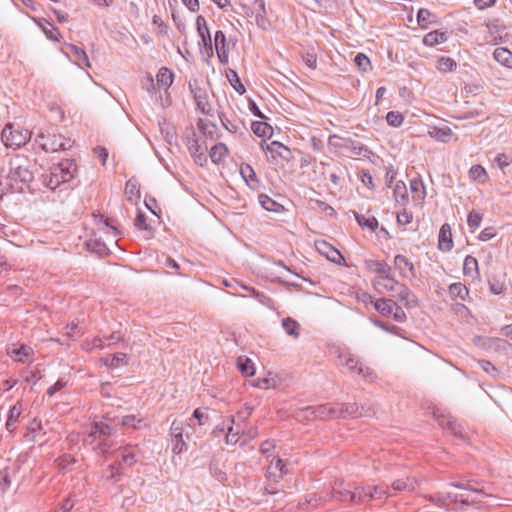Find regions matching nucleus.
<instances>
[{
  "mask_svg": "<svg viewBox=\"0 0 512 512\" xmlns=\"http://www.w3.org/2000/svg\"><path fill=\"white\" fill-rule=\"evenodd\" d=\"M481 221H482V216L480 213L476 212V211H471L469 214H468V217H467V223H468V226L471 228V229H476L480 226L481 224Z\"/></svg>",
  "mask_w": 512,
  "mask_h": 512,
  "instance_id": "60",
  "label": "nucleus"
},
{
  "mask_svg": "<svg viewBox=\"0 0 512 512\" xmlns=\"http://www.w3.org/2000/svg\"><path fill=\"white\" fill-rule=\"evenodd\" d=\"M87 246L90 251L98 254L99 256H103L108 253V248L103 242L97 240H90L87 243Z\"/></svg>",
  "mask_w": 512,
  "mask_h": 512,
  "instance_id": "51",
  "label": "nucleus"
},
{
  "mask_svg": "<svg viewBox=\"0 0 512 512\" xmlns=\"http://www.w3.org/2000/svg\"><path fill=\"white\" fill-rule=\"evenodd\" d=\"M413 215L412 212L407 211L406 209L397 213V222L400 225H407L412 222Z\"/></svg>",
  "mask_w": 512,
  "mask_h": 512,
  "instance_id": "63",
  "label": "nucleus"
},
{
  "mask_svg": "<svg viewBox=\"0 0 512 512\" xmlns=\"http://www.w3.org/2000/svg\"><path fill=\"white\" fill-rule=\"evenodd\" d=\"M394 265L400 271L402 277H416L414 264L406 256L400 254L396 255L394 258Z\"/></svg>",
  "mask_w": 512,
  "mask_h": 512,
  "instance_id": "18",
  "label": "nucleus"
},
{
  "mask_svg": "<svg viewBox=\"0 0 512 512\" xmlns=\"http://www.w3.org/2000/svg\"><path fill=\"white\" fill-rule=\"evenodd\" d=\"M218 116L221 121V124L226 130H228L231 133L237 132L238 127L235 124H233L224 113L220 112Z\"/></svg>",
  "mask_w": 512,
  "mask_h": 512,
  "instance_id": "64",
  "label": "nucleus"
},
{
  "mask_svg": "<svg viewBox=\"0 0 512 512\" xmlns=\"http://www.w3.org/2000/svg\"><path fill=\"white\" fill-rule=\"evenodd\" d=\"M267 151L272 155H277L286 162H290L294 158L292 151L287 146L278 141H272L269 145H267Z\"/></svg>",
  "mask_w": 512,
  "mask_h": 512,
  "instance_id": "22",
  "label": "nucleus"
},
{
  "mask_svg": "<svg viewBox=\"0 0 512 512\" xmlns=\"http://www.w3.org/2000/svg\"><path fill=\"white\" fill-rule=\"evenodd\" d=\"M354 63L360 70H362L364 72L367 71L368 69H370V67H371L369 58L363 53H358L355 56Z\"/></svg>",
  "mask_w": 512,
  "mask_h": 512,
  "instance_id": "56",
  "label": "nucleus"
},
{
  "mask_svg": "<svg viewBox=\"0 0 512 512\" xmlns=\"http://www.w3.org/2000/svg\"><path fill=\"white\" fill-rule=\"evenodd\" d=\"M354 218L358 225L362 228H367L370 231H375L378 227V220L374 216H366L353 211Z\"/></svg>",
  "mask_w": 512,
  "mask_h": 512,
  "instance_id": "30",
  "label": "nucleus"
},
{
  "mask_svg": "<svg viewBox=\"0 0 512 512\" xmlns=\"http://www.w3.org/2000/svg\"><path fill=\"white\" fill-rule=\"evenodd\" d=\"M121 477L120 469L118 466L114 463L109 465L107 471L104 474V478L107 481L117 482Z\"/></svg>",
  "mask_w": 512,
  "mask_h": 512,
  "instance_id": "55",
  "label": "nucleus"
},
{
  "mask_svg": "<svg viewBox=\"0 0 512 512\" xmlns=\"http://www.w3.org/2000/svg\"><path fill=\"white\" fill-rule=\"evenodd\" d=\"M440 425L445 427L446 429L450 430L456 437L463 439L465 437L462 427L457 424L455 421L447 420L445 423V420L443 419L440 421Z\"/></svg>",
  "mask_w": 512,
  "mask_h": 512,
  "instance_id": "50",
  "label": "nucleus"
},
{
  "mask_svg": "<svg viewBox=\"0 0 512 512\" xmlns=\"http://www.w3.org/2000/svg\"><path fill=\"white\" fill-rule=\"evenodd\" d=\"M357 504H363L372 499H383L389 497L387 489L381 486L363 487L356 486Z\"/></svg>",
  "mask_w": 512,
  "mask_h": 512,
  "instance_id": "9",
  "label": "nucleus"
},
{
  "mask_svg": "<svg viewBox=\"0 0 512 512\" xmlns=\"http://www.w3.org/2000/svg\"><path fill=\"white\" fill-rule=\"evenodd\" d=\"M237 367L245 376H252L255 373L254 365L247 357H238Z\"/></svg>",
  "mask_w": 512,
  "mask_h": 512,
  "instance_id": "46",
  "label": "nucleus"
},
{
  "mask_svg": "<svg viewBox=\"0 0 512 512\" xmlns=\"http://www.w3.org/2000/svg\"><path fill=\"white\" fill-rule=\"evenodd\" d=\"M458 496H459L458 494H451V493H447L446 496L443 494H437L434 496H430L429 500L431 502L437 503L439 506H442L445 504L446 499H451L452 501L457 502Z\"/></svg>",
  "mask_w": 512,
  "mask_h": 512,
  "instance_id": "58",
  "label": "nucleus"
},
{
  "mask_svg": "<svg viewBox=\"0 0 512 512\" xmlns=\"http://www.w3.org/2000/svg\"><path fill=\"white\" fill-rule=\"evenodd\" d=\"M196 28L201 38V42H199L201 53L206 54L208 58L212 57L214 53L212 39L206 19L202 15H198L196 18Z\"/></svg>",
  "mask_w": 512,
  "mask_h": 512,
  "instance_id": "8",
  "label": "nucleus"
},
{
  "mask_svg": "<svg viewBox=\"0 0 512 512\" xmlns=\"http://www.w3.org/2000/svg\"><path fill=\"white\" fill-rule=\"evenodd\" d=\"M395 293L397 294L398 300L406 307L414 308L418 306L417 297L406 285L400 283Z\"/></svg>",
  "mask_w": 512,
  "mask_h": 512,
  "instance_id": "20",
  "label": "nucleus"
},
{
  "mask_svg": "<svg viewBox=\"0 0 512 512\" xmlns=\"http://www.w3.org/2000/svg\"><path fill=\"white\" fill-rule=\"evenodd\" d=\"M136 448L133 446H126L119 451L118 460L115 463L119 469L133 466L137 462Z\"/></svg>",
  "mask_w": 512,
  "mask_h": 512,
  "instance_id": "16",
  "label": "nucleus"
},
{
  "mask_svg": "<svg viewBox=\"0 0 512 512\" xmlns=\"http://www.w3.org/2000/svg\"><path fill=\"white\" fill-rule=\"evenodd\" d=\"M240 174L250 189L257 191L261 187V181L250 164L243 163L240 166Z\"/></svg>",
  "mask_w": 512,
  "mask_h": 512,
  "instance_id": "17",
  "label": "nucleus"
},
{
  "mask_svg": "<svg viewBox=\"0 0 512 512\" xmlns=\"http://www.w3.org/2000/svg\"><path fill=\"white\" fill-rule=\"evenodd\" d=\"M304 417L308 420L337 418L338 408L332 404L308 406L303 409Z\"/></svg>",
  "mask_w": 512,
  "mask_h": 512,
  "instance_id": "7",
  "label": "nucleus"
},
{
  "mask_svg": "<svg viewBox=\"0 0 512 512\" xmlns=\"http://www.w3.org/2000/svg\"><path fill=\"white\" fill-rule=\"evenodd\" d=\"M46 24L48 26H41L42 28V31L44 32V34L46 35V37L52 41H60V39L62 38V35L59 31V29L55 26H53L50 22L46 21Z\"/></svg>",
  "mask_w": 512,
  "mask_h": 512,
  "instance_id": "47",
  "label": "nucleus"
},
{
  "mask_svg": "<svg viewBox=\"0 0 512 512\" xmlns=\"http://www.w3.org/2000/svg\"><path fill=\"white\" fill-rule=\"evenodd\" d=\"M282 327L289 336H292L294 338L299 337L300 325L296 320L290 317L284 318L282 320Z\"/></svg>",
  "mask_w": 512,
  "mask_h": 512,
  "instance_id": "40",
  "label": "nucleus"
},
{
  "mask_svg": "<svg viewBox=\"0 0 512 512\" xmlns=\"http://www.w3.org/2000/svg\"><path fill=\"white\" fill-rule=\"evenodd\" d=\"M184 141L191 156L199 152H206L207 150V146L205 144L199 143L193 129H190V131L185 133Z\"/></svg>",
  "mask_w": 512,
  "mask_h": 512,
  "instance_id": "21",
  "label": "nucleus"
},
{
  "mask_svg": "<svg viewBox=\"0 0 512 512\" xmlns=\"http://www.w3.org/2000/svg\"><path fill=\"white\" fill-rule=\"evenodd\" d=\"M449 295L452 299H460V300H465L466 297L469 295V290L467 289V287L458 282V283H452L450 286H449Z\"/></svg>",
  "mask_w": 512,
  "mask_h": 512,
  "instance_id": "37",
  "label": "nucleus"
},
{
  "mask_svg": "<svg viewBox=\"0 0 512 512\" xmlns=\"http://www.w3.org/2000/svg\"><path fill=\"white\" fill-rule=\"evenodd\" d=\"M197 128L207 139L215 140L219 138L217 125L207 119H199Z\"/></svg>",
  "mask_w": 512,
  "mask_h": 512,
  "instance_id": "24",
  "label": "nucleus"
},
{
  "mask_svg": "<svg viewBox=\"0 0 512 512\" xmlns=\"http://www.w3.org/2000/svg\"><path fill=\"white\" fill-rule=\"evenodd\" d=\"M125 193L130 201H133L134 198H140L139 183L136 178L132 177L126 182Z\"/></svg>",
  "mask_w": 512,
  "mask_h": 512,
  "instance_id": "41",
  "label": "nucleus"
},
{
  "mask_svg": "<svg viewBox=\"0 0 512 512\" xmlns=\"http://www.w3.org/2000/svg\"><path fill=\"white\" fill-rule=\"evenodd\" d=\"M469 177L471 180L478 182L480 184L485 183L488 180V174L483 166L481 165H473L469 172Z\"/></svg>",
  "mask_w": 512,
  "mask_h": 512,
  "instance_id": "38",
  "label": "nucleus"
},
{
  "mask_svg": "<svg viewBox=\"0 0 512 512\" xmlns=\"http://www.w3.org/2000/svg\"><path fill=\"white\" fill-rule=\"evenodd\" d=\"M338 408L337 418H345L347 416H370L371 409L359 406L357 403L336 404Z\"/></svg>",
  "mask_w": 512,
  "mask_h": 512,
  "instance_id": "11",
  "label": "nucleus"
},
{
  "mask_svg": "<svg viewBox=\"0 0 512 512\" xmlns=\"http://www.w3.org/2000/svg\"><path fill=\"white\" fill-rule=\"evenodd\" d=\"M140 423H142V420L137 419L135 415H126L121 419V424L125 427L138 429L140 428Z\"/></svg>",
  "mask_w": 512,
  "mask_h": 512,
  "instance_id": "59",
  "label": "nucleus"
},
{
  "mask_svg": "<svg viewBox=\"0 0 512 512\" xmlns=\"http://www.w3.org/2000/svg\"><path fill=\"white\" fill-rule=\"evenodd\" d=\"M195 101L199 110H201L204 114H209L211 111L210 104L207 100V96L205 94L196 93Z\"/></svg>",
  "mask_w": 512,
  "mask_h": 512,
  "instance_id": "52",
  "label": "nucleus"
},
{
  "mask_svg": "<svg viewBox=\"0 0 512 512\" xmlns=\"http://www.w3.org/2000/svg\"><path fill=\"white\" fill-rule=\"evenodd\" d=\"M315 247L321 255H324L331 262L336 264H342L345 262L342 254L328 242L324 240L316 241Z\"/></svg>",
  "mask_w": 512,
  "mask_h": 512,
  "instance_id": "12",
  "label": "nucleus"
},
{
  "mask_svg": "<svg viewBox=\"0 0 512 512\" xmlns=\"http://www.w3.org/2000/svg\"><path fill=\"white\" fill-rule=\"evenodd\" d=\"M339 358L341 360L340 364L346 366L350 372L362 375L365 379L373 378V371L364 367L353 355H340Z\"/></svg>",
  "mask_w": 512,
  "mask_h": 512,
  "instance_id": "10",
  "label": "nucleus"
},
{
  "mask_svg": "<svg viewBox=\"0 0 512 512\" xmlns=\"http://www.w3.org/2000/svg\"><path fill=\"white\" fill-rule=\"evenodd\" d=\"M332 497L338 501L357 504V492L356 487L352 491L350 488H346L342 482L336 483L332 488Z\"/></svg>",
  "mask_w": 512,
  "mask_h": 512,
  "instance_id": "14",
  "label": "nucleus"
},
{
  "mask_svg": "<svg viewBox=\"0 0 512 512\" xmlns=\"http://www.w3.org/2000/svg\"><path fill=\"white\" fill-rule=\"evenodd\" d=\"M77 172V165L73 159H65L41 174L39 181L41 184L50 189L55 190L61 184L70 182Z\"/></svg>",
  "mask_w": 512,
  "mask_h": 512,
  "instance_id": "2",
  "label": "nucleus"
},
{
  "mask_svg": "<svg viewBox=\"0 0 512 512\" xmlns=\"http://www.w3.org/2000/svg\"><path fill=\"white\" fill-rule=\"evenodd\" d=\"M438 248L443 252H449L453 248L452 232L448 223H444L440 228Z\"/></svg>",
  "mask_w": 512,
  "mask_h": 512,
  "instance_id": "19",
  "label": "nucleus"
},
{
  "mask_svg": "<svg viewBox=\"0 0 512 512\" xmlns=\"http://www.w3.org/2000/svg\"><path fill=\"white\" fill-rule=\"evenodd\" d=\"M9 172L7 179L14 192H25L30 190L34 179L31 160L24 155H14L9 159Z\"/></svg>",
  "mask_w": 512,
  "mask_h": 512,
  "instance_id": "1",
  "label": "nucleus"
},
{
  "mask_svg": "<svg viewBox=\"0 0 512 512\" xmlns=\"http://www.w3.org/2000/svg\"><path fill=\"white\" fill-rule=\"evenodd\" d=\"M416 481L413 478L407 477L405 479H397L392 483V488L395 491H413L415 489Z\"/></svg>",
  "mask_w": 512,
  "mask_h": 512,
  "instance_id": "42",
  "label": "nucleus"
},
{
  "mask_svg": "<svg viewBox=\"0 0 512 512\" xmlns=\"http://www.w3.org/2000/svg\"><path fill=\"white\" fill-rule=\"evenodd\" d=\"M36 142L45 152L65 151L72 147V141L56 133L41 132Z\"/></svg>",
  "mask_w": 512,
  "mask_h": 512,
  "instance_id": "5",
  "label": "nucleus"
},
{
  "mask_svg": "<svg viewBox=\"0 0 512 512\" xmlns=\"http://www.w3.org/2000/svg\"><path fill=\"white\" fill-rule=\"evenodd\" d=\"M225 75L231 86L240 94L243 95L246 92V88L241 83L238 73L231 68L225 71Z\"/></svg>",
  "mask_w": 512,
  "mask_h": 512,
  "instance_id": "34",
  "label": "nucleus"
},
{
  "mask_svg": "<svg viewBox=\"0 0 512 512\" xmlns=\"http://www.w3.org/2000/svg\"><path fill=\"white\" fill-rule=\"evenodd\" d=\"M156 78H157V84L156 85L158 86V88L159 89H161V88L167 89L173 83L174 74L168 68L162 67V68H160Z\"/></svg>",
  "mask_w": 512,
  "mask_h": 512,
  "instance_id": "27",
  "label": "nucleus"
},
{
  "mask_svg": "<svg viewBox=\"0 0 512 512\" xmlns=\"http://www.w3.org/2000/svg\"><path fill=\"white\" fill-rule=\"evenodd\" d=\"M471 483H472V480H464L463 479V480H460V481L450 482L449 486H452V487H455V488H458V489H463V490L471 491V492H473L475 494H478V495L489 496V494L485 493L482 488L475 487V486L471 485Z\"/></svg>",
  "mask_w": 512,
  "mask_h": 512,
  "instance_id": "36",
  "label": "nucleus"
},
{
  "mask_svg": "<svg viewBox=\"0 0 512 512\" xmlns=\"http://www.w3.org/2000/svg\"><path fill=\"white\" fill-rule=\"evenodd\" d=\"M110 419L104 418L103 421H95L91 424V429L87 435L89 444L96 443L95 449L102 454L108 453L110 450H116V443L110 440L115 434V427L108 423Z\"/></svg>",
  "mask_w": 512,
  "mask_h": 512,
  "instance_id": "3",
  "label": "nucleus"
},
{
  "mask_svg": "<svg viewBox=\"0 0 512 512\" xmlns=\"http://www.w3.org/2000/svg\"><path fill=\"white\" fill-rule=\"evenodd\" d=\"M251 129L258 137H266L272 133V127L268 123L261 121L252 122Z\"/></svg>",
  "mask_w": 512,
  "mask_h": 512,
  "instance_id": "45",
  "label": "nucleus"
},
{
  "mask_svg": "<svg viewBox=\"0 0 512 512\" xmlns=\"http://www.w3.org/2000/svg\"><path fill=\"white\" fill-rule=\"evenodd\" d=\"M399 282L393 276H378L374 281V287L382 293L383 291L395 292L399 286Z\"/></svg>",
  "mask_w": 512,
  "mask_h": 512,
  "instance_id": "23",
  "label": "nucleus"
},
{
  "mask_svg": "<svg viewBox=\"0 0 512 512\" xmlns=\"http://www.w3.org/2000/svg\"><path fill=\"white\" fill-rule=\"evenodd\" d=\"M432 13L428 9L421 8L417 13V22L422 28H427L431 23Z\"/></svg>",
  "mask_w": 512,
  "mask_h": 512,
  "instance_id": "54",
  "label": "nucleus"
},
{
  "mask_svg": "<svg viewBox=\"0 0 512 512\" xmlns=\"http://www.w3.org/2000/svg\"><path fill=\"white\" fill-rule=\"evenodd\" d=\"M393 196L395 201L401 205H406L409 202L407 188L404 182L399 181L395 184Z\"/></svg>",
  "mask_w": 512,
  "mask_h": 512,
  "instance_id": "35",
  "label": "nucleus"
},
{
  "mask_svg": "<svg viewBox=\"0 0 512 512\" xmlns=\"http://www.w3.org/2000/svg\"><path fill=\"white\" fill-rule=\"evenodd\" d=\"M229 150L224 143H217L211 149L209 156L214 164H220L228 155Z\"/></svg>",
  "mask_w": 512,
  "mask_h": 512,
  "instance_id": "26",
  "label": "nucleus"
},
{
  "mask_svg": "<svg viewBox=\"0 0 512 512\" xmlns=\"http://www.w3.org/2000/svg\"><path fill=\"white\" fill-rule=\"evenodd\" d=\"M375 272L379 274V276H392L391 275V267L384 261H375L374 263Z\"/></svg>",
  "mask_w": 512,
  "mask_h": 512,
  "instance_id": "61",
  "label": "nucleus"
},
{
  "mask_svg": "<svg viewBox=\"0 0 512 512\" xmlns=\"http://www.w3.org/2000/svg\"><path fill=\"white\" fill-rule=\"evenodd\" d=\"M172 441H173L172 451L175 454H180L183 451L187 450V445L184 441V437H181V438L175 437V438H172Z\"/></svg>",
  "mask_w": 512,
  "mask_h": 512,
  "instance_id": "62",
  "label": "nucleus"
},
{
  "mask_svg": "<svg viewBox=\"0 0 512 512\" xmlns=\"http://www.w3.org/2000/svg\"><path fill=\"white\" fill-rule=\"evenodd\" d=\"M102 362L108 368H118L128 364L127 355L125 353H116L112 356H107L102 359Z\"/></svg>",
  "mask_w": 512,
  "mask_h": 512,
  "instance_id": "29",
  "label": "nucleus"
},
{
  "mask_svg": "<svg viewBox=\"0 0 512 512\" xmlns=\"http://www.w3.org/2000/svg\"><path fill=\"white\" fill-rule=\"evenodd\" d=\"M21 414L20 408H18L16 405L11 407L9 410V415L6 421V429L8 431H13L15 428V424Z\"/></svg>",
  "mask_w": 512,
  "mask_h": 512,
  "instance_id": "49",
  "label": "nucleus"
},
{
  "mask_svg": "<svg viewBox=\"0 0 512 512\" xmlns=\"http://www.w3.org/2000/svg\"><path fill=\"white\" fill-rule=\"evenodd\" d=\"M456 62L450 57H440L438 59L437 69L441 72H449L456 69Z\"/></svg>",
  "mask_w": 512,
  "mask_h": 512,
  "instance_id": "48",
  "label": "nucleus"
},
{
  "mask_svg": "<svg viewBox=\"0 0 512 512\" xmlns=\"http://www.w3.org/2000/svg\"><path fill=\"white\" fill-rule=\"evenodd\" d=\"M66 54L79 67H90L86 51L74 44H65Z\"/></svg>",
  "mask_w": 512,
  "mask_h": 512,
  "instance_id": "13",
  "label": "nucleus"
},
{
  "mask_svg": "<svg viewBox=\"0 0 512 512\" xmlns=\"http://www.w3.org/2000/svg\"><path fill=\"white\" fill-rule=\"evenodd\" d=\"M33 350L31 347L27 345L16 346L13 345L8 349V354L15 360L19 362H25V360L31 356Z\"/></svg>",
  "mask_w": 512,
  "mask_h": 512,
  "instance_id": "25",
  "label": "nucleus"
},
{
  "mask_svg": "<svg viewBox=\"0 0 512 512\" xmlns=\"http://www.w3.org/2000/svg\"><path fill=\"white\" fill-rule=\"evenodd\" d=\"M447 40V35L438 30L429 32L423 37V44L428 47H433L437 44L443 43Z\"/></svg>",
  "mask_w": 512,
  "mask_h": 512,
  "instance_id": "32",
  "label": "nucleus"
},
{
  "mask_svg": "<svg viewBox=\"0 0 512 512\" xmlns=\"http://www.w3.org/2000/svg\"><path fill=\"white\" fill-rule=\"evenodd\" d=\"M328 144L335 149H340L349 153L350 156L368 157L371 153L368 147L360 141L352 138L340 137L338 135L329 136Z\"/></svg>",
  "mask_w": 512,
  "mask_h": 512,
  "instance_id": "4",
  "label": "nucleus"
},
{
  "mask_svg": "<svg viewBox=\"0 0 512 512\" xmlns=\"http://www.w3.org/2000/svg\"><path fill=\"white\" fill-rule=\"evenodd\" d=\"M273 467L270 466L269 469H268V472H267V478L269 480L273 479V481L276 483L279 481L280 478H282L286 473H287V470H285V463L282 459L278 458L276 460V463H275V466H274V469L275 470H278V474H276L275 472H272L271 469Z\"/></svg>",
  "mask_w": 512,
  "mask_h": 512,
  "instance_id": "44",
  "label": "nucleus"
},
{
  "mask_svg": "<svg viewBox=\"0 0 512 512\" xmlns=\"http://www.w3.org/2000/svg\"><path fill=\"white\" fill-rule=\"evenodd\" d=\"M493 58L501 65L512 68V52L507 48H496L493 52Z\"/></svg>",
  "mask_w": 512,
  "mask_h": 512,
  "instance_id": "28",
  "label": "nucleus"
},
{
  "mask_svg": "<svg viewBox=\"0 0 512 512\" xmlns=\"http://www.w3.org/2000/svg\"><path fill=\"white\" fill-rule=\"evenodd\" d=\"M252 10L255 14V21L258 27L263 30H268L271 27V22L266 17V5L264 0H254Z\"/></svg>",
  "mask_w": 512,
  "mask_h": 512,
  "instance_id": "15",
  "label": "nucleus"
},
{
  "mask_svg": "<svg viewBox=\"0 0 512 512\" xmlns=\"http://www.w3.org/2000/svg\"><path fill=\"white\" fill-rule=\"evenodd\" d=\"M258 200H259L260 205L267 211H272V212L278 213L284 209L280 203H278L277 201H275L274 199H272L271 197H269L266 194H260L258 196Z\"/></svg>",
  "mask_w": 512,
  "mask_h": 512,
  "instance_id": "33",
  "label": "nucleus"
},
{
  "mask_svg": "<svg viewBox=\"0 0 512 512\" xmlns=\"http://www.w3.org/2000/svg\"><path fill=\"white\" fill-rule=\"evenodd\" d=\"M386 121L388 125L392 127H399L404 121L403 115L398 111H390L386 115Z\"/></svg>",
  "mask_w": 512,
  "mask_h": 512,
  "instance_id": "53",
  "label": "nucleus"
},
{
  "mask_svg": "<svg viewBox=\"0 0 512 512\" xmlns=\"http://www.w3.org/2000/svg\"><path fill=\"white\" fill-rule=\"evenodd\" d=\"M186 428L191 429V425L187 424L185 425L180 420H174L170 426V433L172 438L175 437H184V435L189 439V433L186 431Z\"/></svg>",
  "mask_w": 512,
  "mask_h": 512,
  "instance_id": "39",
  "label": "nucleus"
},
{
  "mask_svg": "<svg viewBox=\"0 0 512 512\" xmlns=\"http://www.w3.org/2000/svg\"><path fill=\"white\" fill-rule=\"evenodd\" d=\"M1 138L7 147L17 149L25 145L30 140L31 132L9 123L5 125L2 130Z\"/></svg>",
  "mask_w": 512,
  "mask_h": 512,
  "instance_id": "6",
  "label": "nucleus"
},
{
  "mask_svg": "<svg viewBox=\"0 0 512 512\" xmlns=\"http://www.w3.org/2000/svg\"><path fill=\"white\" fill-rule=\"evenodd\" d=\"M396 302L392 299L381 298L374 302V308L383 316L391 315Z\"/></svg>",
  "mask_w": 512,
  "mask_h": 512,
  "instance_id": "31",
  "label": "nucleus"
},
{
  "mask_svg": "<svg viewBox=\"0 0 512 512\" xmlns=\"http://www.w3.org/2000/svg\"><path fill=\"white\" fill-rule=\"evenodd\" d=\"M463 274L465 276L478 275V261L475 257L467 255L463 263Z\"/></svg>",
  "mask_w": 512,
  "mask_h": 512,
  "instance_id": "43",
  "label": "nucleus"
},
{
  "mask_svg": "<svg viewBox=\"0 0 512 512\" xmlns=\"http://www.w3.org/2000/svg\"><path fill=\"white\" fill-rule=\"evenodd\" d=\"M214 46L215 50H228L226 45V36L225 33L221 30L215 32L214 35Z\"/></svg>",
  "mask_w": 512,
  "mask_h": 512,
  "instance_id": "57",
  "label": "nucleus"
}]
</instances>
